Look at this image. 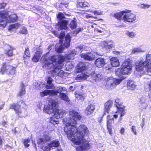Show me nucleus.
<instances>
[{"label": "nucleus", "instance_id": "5fc2aeb1", "mask_svg": "<svg viewBox=\"0 0 151 151\" xmlns=\"http://www.w3.org/2000/svg\"><path fill=\"white\" fill-rule=\"evenodd\" d=\"M142 51L139 48H134L133 49L132 51V53H135L136 52H141Z\"/></svg>", "mask_w": 151, "mask_h": 151}, {"label": "nucleus", "instance_id": "f704fd0d", "mask_svg": "<svg viewBox=\"0 0 151 151\" xmlns=\"http://www.w3.org/2000/svg\"><path fill=\"white\" fill-rule=\"evenodd\" d=\"M49 144L50 147L51 148L54 147H58L60 145V143L58 141L56 140H55L52 141Z\"/></svg>", "mask_w": 151, "mask_h": 151}, {"label": "nucleus", "instance_id": "1a4fd4ad", "mask_svg": "<svg viewBox=\"0 0 151 151\" xmlns=\"http://www.w3.org/2000/svg\"><path fill=\"white\" fill-rule=\"evenodd\" d=\"M131 11L126 9L124 10V14L123 17V20L125 22H132L136 19V15L131 13Z\"/></svg>", "mask_w": 151, "mask_h": 151}, {"label": "nucleus", "instance_id": "393cba45", "mask_svg": "<svg viewBox=\"0 0 151 151\" xmlns=\"http://www.w3.org/2000/svg\"><path fill=\"white\" fill-rule=\"evenodd\" d=\"M111 64L113 67H116L119 65L118 59L116 57H113L110 59Z\"/></svg>", "mask_w": 151, "mask_h": 151}, {"label": "nucleus", "instance_id": "37998d69", "mask_svg": "<svg viewBox=\"0 0 151 151\" xmlns=\"http://www.w3.org/2000/svg\"><path fill=\"white\" fill-rule=\"evenodd\" d=\"M30 140L29 139H24V144L26 147H27L29 146V143H30Z\"/></svg>", "mask_w": 151, "mask_h": 151}, {"label": "nucleus", "instance_id": "a211bd4d", "mask_svg": "<svg viewBox=\"0 0 151 151\" xmlns=\"http://www.w3.org/2000/svg\"><path fill=\"white\" fill-rule=\"evenodd\" d=\"M101 45L102 47L107 49L112 48L114 47V43L112 41H103L101 42Z\"/></svg>", "mask_w": 151, "mask_h": 151}, {"label": "nucleus", "instance_id": "e433bc0d", "mask_svg": "<svg viewBox=\"0 0 151 151\" xmlns=\"http://www.w3.org/2000/svg\"><path fill=\"white\" fill-rule=\"evenodd\" d=\"M126 35L129 37L133 38L136 37V33L134 32L127 31L126 32Z\"/></svg>", "mask_w": 151, "mask_h": 151}, {"label": "nucleus", "instance_id": "473e14b6", "mask_svg": "<svg viewBox=\"0 0 151 151\" xmlns=\"http://www.w3.org/2000/svg\"><path fill=\"white\" fill-rule=\"evenodd\" d=\"M127 86L129 89L133 90L136 88V85L134 84V82L132 81H129L127 83Z\"/></svg>", "mask_w": 151, "mask_h": 151}, {"label": "nucleus", "instance_id": "4be33fe9", "mask_svg": "<svg viewBox=\"0 0 151 151\" xmlns=\"http://www.w3.org/2000/svg\"><path fill=\"white\" fill-rule=\"evenodd\" d=\"M86 68L85 64L83 62H80L78 65L76 72L77 73L82 72Z\"/></svg>", "mask_w": 151, "mask_h": 151}, {"label": "nucleus", "instance_id": "7ed1b4c3", "mask_svg": "<svg viewBox=\"0 0 151 151\" xmlns=\"http://www.w3.org/2000/svg\"><path fill=\"white\" fill-rule=\"evenodd\" d=\"M136 69L137 71H146L151 76V54L147 55L145 60H141L136 63Z\"/></svg>", "mask_w": 151, "mask_h": 151}, {"label": "nucleus", "instance_id": "7c9ffc66", "mask_svg": "<svg viewBox=\"0 0 151 151\" xmlns=\"http://www.w3.org/2000/svg\"><path fill=\"white\" fill-rule=\"evenodd\" d=\"M65 89V90L63 91H63H65L66 90V89L65 88H64ZM60 93L59 96L64 101H66L67 102H68L69 101L70 99L68 98V97L65 93H62L61 92L59 93Z\"/></svg>", "mask_w": 151, "mask_h": 151}, {"label": "nucleus", "instance_id": "f3484780", "mask_svg": "<svg viewBox=\"0 0 151 151\" xmlns=\"http://www.w3.org/2000/svg\"><path fill=\"white\" fill-rule=\"evenodd\" d=\"M81 56L84 59L88 60H92L95 58V55L92 52H88L86 53H82Z\"/></svg>", "mask_w": 151, "mask_h": 151}, {"label": "nucleus", "instance_id": "6e6d98bb", "mask_svg": "<svg viewBox=\"0 0 151 151\" xmlns=\"http://www.w3.org/2000/svg\"><path fill=\"white\" fill-rule=\"evenodd\" d=\"M6 54L9 56H12L13 55L12 50L11 48L10 50H8L6 52Z\"/></svg>", "mask_w": 151, "mask_h": 151}, {"label": "nucleus", "instance_id": "0eeeda50", "mask_svg": "<svg viewBox=\"0 0 151 151\" xmlns=\"http://www.w3.org/2000/svg\"><path fill=\"white\" fill-rule=\"evenodd\" d=\"M65 88L61 87H58L56 90H45L40 93V96L41 97H44L48 95L50 96H55L58 94V93L62 92L63 91L65 90Z\"/></svg>", "mask_w": 151, "mask_h": 151}, {"label": "nucleus", "instance_id": "dca6fc26", "mask_svg": "<svg viewBox=\"0 0 151 151\" xmlns=\"http://www.w3.org/2000/svg\"><path fill=\"white\" fill-rule=\"evenodd\" d=\"M56 106L55 107L54 112L53 113L54 117L57 118L63 117L66 114L65 111L61 109H58Z\"/></svg>", "mask_w": 151, "mask_h": 151}, {"label": "nucleus", "instance_id": "bb28decb", "mask_svg": "<svg viewBox=\"0 0 151 151\" xmlns=\"http://www.w3.org/2000/svg\"><path fill=\"white\" fill-rule=\"evenodd\" d=\"M47 84L46 86V88L47 89H53L54 88V85L52 83L53 81L52 79L49 76L47 79Z\"/></svg>", "mask_w": 151, "mask_h": 151}, {"label": "nucleus", "instance_id": "9d476101", "mask_svg": "<svg viewBox=\"0 0 151 151\" xmlns=\"http://www.w3.org/2000/svg\"><path fill=\"white\" fill-rule=\"evenodd\" d=\"M115 106L116 107L117 111L116 112V113H118L120 114V118L119 121L122 120V117L125 114L124 108L125 107L122 105V103L119 99H116L115 101Z\"/></svg>", "mask_w": 151, "mask_h": 151}, {"label": "nucleus", "instance_id": "c9c22d12", "mask_svg": "<svg viewBox=\"0 0 151 151\" xmlns=\"http://www.w3.org/2000/svg\"><path fill=\"white\" fill-rule=\"evenodd\" d=\"M20 24L18 23L11 24L9 26L8 29L9 30H11L14 29H17L20 26Z\"/></svg>", "mask_w": 151, "mask_h": 151}, {"label": "nucleus", "instance_id": "a18cd8bd", "mask_svg": "<svg viewBox=\"0 0 151 151\" xmlns=\"http://www.w3.org/2000/svg\"><path fill=\"white\" fill-rule=\"evenodd\" d=\"M139 103H147V98L144 97H141L139 101Z\"/></svg>", "mask_w": 151, "mask_h": 151}, {"label": "nucleus", "instance_id": "0e129e2a", "mask_svg": "<svg viewBox=\"0 0 151 151\" xmlns=\"http://www.w3.org/2000/svg\"><path fill=\"white\" fill-rule=\"evenodd\" d=\"M124 132V128H122L120 131V133L122 134H123Z\"/></svg>", "mask_w": 151, "mask_h": 151}, {"label": "nucleus", "instance_id": "4468645a", "mask_svg": "<svg viewBox=\"0 0 151 151\" xmlns=\"http://www.w3.org/2000/svg\"><path fill=\"white\" fill-rule=\"evenodd\" d=\"M8 15V12L3 11L0 12V17L1 19H0V27H4L6 26L7 23H8L6 19Z\"/></svg>", "mask_w": 151, "mask_h": 151}, {"label": "nucleus", "instance_id": "09e8293b", "mask_svg": "<svg viewBox=\"0 0 151 151\" xmlns=\"http://www.w3.org/2000/svg\"><path fill=\"white\" fill-rule=\"evenodd\" d=\"M83 29L81 28H78L76 30L73 32V35L74 36H76L77 34H78L79 32H81V30H82Z\"/></svg>", "mask_w": 151, "mask_h": 151}, {"label": "nucleus", "instance_id": "c756f323", "mask_svg": "<svg viewBox=\"0 0 151 151\" xmlns=\"http://www.w3.org/2000/svg\"><path fill=\"white\" fill-rule=\"evenodd\" d=\"M113 102L112 101L109 100L107 101L105 104V111L109 113V109L111 107Z\"/></svg>", "mask_w": 151, "mask_h": 151}, {"label": "nucleus", "instance_id": "b1692460", "mask_svg": "<svg viewBox=\"0 0 151 151\" xmlns=\"http://www.w3.org/2000/svg\"><path fill=\"white\" fill-rule=\"evenodd\" d=\"M89 76L87 73H82L80 75H78L76 78V80L80 81L86 79Z\"/></svg>", "mask_w": 151, "mask_h": 151}, {"label": "nucleus", "instance_id": "aec40b11", "mask_svg": "<svg viewBox=\"0 0 151 151\" xmlns=\"http://www.w3.org/2000/svg\"><path fill=\"white\" fill-rule=\"evenodd\" d=\"M95 109L94 105L92 104L88 105L85 110V114L87 115H90L93 113Z\"/></svg>", "mask_w": 151, "mask_h": 151}, {"label": "nucleus", "instance_id": "69168bd1", "mask_svg": "<svg viewBox=\"0 0 151 151\" xmlns=\"http://www.w3.org/2000/svg\"><path fill=\"white\" fill-rule=\"evenodd\" d=\"M79 6L83 8V2H80L78 3Z\"/></svg>", "mask_w": 151, "mask_h": 151}, {"label": "nucleus", "instance_id": "72a5a7b5", "mask_svg": "<svg viewBox=\"0 0 151 151\" xmlns=\"http://www.w3.org/2000/svg\"><path fill=\"white\" fill-rule=\"evenodd\" d=\"M124 11H122L115 14L114 16L116 18L118 19H122L123 20L122 17L124 16Z\"/></svg>", "mask_w": 151, "mask_h": 151}, {"label": "nucleus", "instance_id": "e2e57ef3", "mask_svg": "<svg viewBox=\"0 0 151 151\" xmlns=\"http://www.w3.org/2000/svg\"><path fill=\"white\" fill-rule=\"evenodd\" d=\"M6 5V4L3 3L2 4L0 3V9L4 7Z\"/></svg>", "mask_w": 151, "mask_h": 151}, {"label": "nucleus", "instance_id": "423d86ee", "mask_svg": "<svg viewBox=\"0 0 151 151\" xmlns=\"http://www.w3.org/2000/svg\"><path fill=\"white\" fill-rule=\"evenodd\" d=\"M50 140V137L48 136V133L46 132L43 134L42 137L38 139L37 142L38 144L42 146V148L44 151H49L51 148V147H50V144L46 146H44L43 144H45L47 142Z\"/></svg>", "mask_w": 151, "mask_h": 151}, {"label": "nucleus", "instance_id": "5701e85b", "mask_svg": "<svg viewBox=\"0 0 151 151\" xmlns=\"http://www.w3.org/2000/svg\"><path fill=\"white\" fill-rule=\"evenodd\" d=\"M42 53V52L41 50H37L32 58V61L35 62H38Z\"/></svg>", "mask_w": 151, "mask_h": 151}, {"label": "nucleus", "instance_id": "864d4df0", "mask_svg": "<svg viewBox=\"0 0 151 151\" xmlns=\"http://www.w3.org/2000/svg\"><path fill=\"white\" fill-rule=\"evenodd\" d=\"M93 12L95 15H101L103 14V12L100 10H95L93 12Z\"/></svg>", "mask_w": 151, "mask_h": 151}, {"label": "nucleus", "instance_id": "3c124183", "mask_svg": "<svg viewBox=\"0 0 151 151\" xmlns=\"http://www.w3.org/2000/svg\"><path fill=\"white\" fill-rule=\"evenodd\" d=\"M131 131L135 135H137V132L136 131V128L134 126H132L131 129Z\"/></svg>", "mask_w": 151, "mask_h": 151}, {"label": "nucleus", "instance_id": "f8f14e48", "mask_svg": "<svg viewBox=\"0 0 151 151\" xmlns=\"http://www.w3.org/2000/svg\"><path fill=\"white\" fill-rule=\"evenodd\" d=\"M15 68L12 66L3 63L1 69V72L3 73L6 72L7 73L14 75L15 73Z\"/></svg>", "mask_w": 151, "mask_h": 151}, {"label": "nucleus", "instance_id": "8fccbe9b", "mask_svg": "<svg viewBox=\"0 0 151 151\" xmlns=\"http://www.w3.org/2000/svg\"><path fill=\"white\" fill-rule=\"evenodd\" d=\"M65 35V34L64 33H61L59 35V37L60 38V40L59 41V44H61L62 42H63V40L62 39L64 37Z\"/></svg>", "mask_w": 151, "mask_h": 151}, {"label": "nucleus", "instance_id": "6ab92c4d", "mask_svg": "<svg viewBox=\"0 0 151 151\" xmlns=\"http://www.w3.org/2000/svg\"><path fill=\"white\" fill-rule=\"evenodd\" d=\"M96 65L99 68L102 67L105 64V59L102 58L97 59L95 62Z\"/></svg>", "mask_w": 151, "mask_h": 151}, {"label": "nucleus", "instance_id": "f03ea898", "mask_svg": "<svg viewBox=\"0 0 151 151\" xmlns=\"http://www.w3.org/2000/svg\"><path fill=\"white\" fill-rule=\"evenodd\" d=\"M47 54H44L40 60V62L45 63L46 65L50 68H55L52 73L60 77H63L64 71L60 70L63 67L64 62L63 56L60 55H53L47 58Z\"/></svg>", "mask_w": 151, "mask_h": 151}, {"label": "nucleus", "instance_id": "680f3d73", "mask_svg": "<svg viewBox=\"0 0 151 151\" xmlns=\"http://www.w3.org/2000/svg\"><path fill=\"white\" fill-rule=\"evenodd\" d=\"M90 5L89 3L87 2H83V7H86L89 6Z\"/></svg>", "mask_w": 151, "mask_h": 151}, {"label": "nucleus", "instance_id": "49530a36", "mask_svg": "<svg viewBox=\"0 0 151 151\" xmlns=\"http://www.w3.org/2000/svg\"><path fill=\"white\" fill-rule=\"evenodd\" d=\"M22 29L20 31V32L21 34L25 35L27 34L28 31L26 27H23Z\"/></svg>", "mask_w": 151, "mask_h": 151}, {"label": "nucleus", "instance_id": "bf43d9fd", "mask_svg": "<svg viewBox=\"0 0 151 151\" xmlns=\"http://www.w3.org/2000/svg\"><path fill=\"white\" fill-rule=\"evenodd\" d=\"M66 68H67V67H68L69 69L72 68L73 67V65L71 64V63L70 62L67 63L66 64Z\"/></svg>", "mask_w": 151, "mask_h": 151}, {"label": "nucleus", "instance_id": "9b49d317", "mask_svg": "<svg viewBox=\"0 0 151 151\" xmlns=\"http://www.w3.org/2000/svg\"><path fill=\"white\" fill-rule=\"evenodd\" d=\"M122 81V80L120 79L110 78L107 80L106 87L110 89H114L116 87V86L120 83Z\"/></svg>", "mask_w": 151, "mask_h": 151}, {"label": "nucleus", "instance_id": "a19ab883", "mask_svg": "<svg viewBox=\"0 0 151 151\" xmlns=\"http://www.w3.org/2000/svg\"><path fill=\"white\" fill-rule=\"evenodd\" d=\"M148 105V103H139V106L140 109L142 110H143L144 109H145L147 107Z\"/></svg>", "mask_w": 151, "mask_h": 151}, {"label": "nucleus", "instance_id": "ddd939ff", "mask_svg": "<svg viewBox=\"0 0 151 151\" xmlns=\"http://www.w3.org/2000/svg\"><path fill=\"white\" fill-rule=\"evenodd\" d=\"M89 76L88 77V79L91 82L94 83L96 82H99L103 78V76L100 73L96 74L95 73H91Z\"/></svg>", "mask_w": 151, "mask_h": 151}, {"label": "nucleus", "instance_id": "2f4dec72", "mask_svg": "<svg viewBox=\"0 0 151 151\" xmlns=\"http://www.w3.org/2000/svg\"><path fill=\"white\" fill-rule=\"evenodd\" d=\"M70 38L69 34L66 35L65 37L64 46L65 47H68L70 45Z\"/></svg>", "mask_w": 151, "mask_h": 151}, {"label": "nucleus", "instance_id": "cd10ccee", "mask_svg": "<svg viewBox=\"0 0 151 151\" xmlns=\"http://www.w3.org/2000/svg\"><path fill=\"white\" fill-rule=\"evenodd\" d=\"M77 52L76 50H72L71 53L68 54L67 55L66 57L65 58L63 57L64 60H66L67 59H68V60L73 59L75 55L76 54Z\"/></svg>", "mask_w": 151, "mask_h": 151}, {"label": "nucleus", "instance_id": "20e7f679", "mask_svg": "<svg viewBox=\"0 0 151 151\" xmlns=\"http://www.w3.org/2000/svg\"><path fill=\"white\" fill-rule=\"evenodd\" d=\"M132 67L130 60H127L123 63L121 68L116 70V74L118 76H120L122 75H127L131 71Z\"/></svg>", "mask_w": 151, "mask_h": 151}, {"label": "nucleus", "instance_id": "774afa93", "mask_svg": "<svg viewBox=\"0 0 151 151\" xmlns=\"http://www.w3.org/2000/svg\"><path fill=\"white\" fill-rule=\"evenodd\" d=\"M149 89L151 91V83H150L149 86Z\"/></svg>", "mask_w": 151, "mask_h": 151}, {"label": "nucleus", "instance_id": "4c0bfd02", "mask_svg": "<svg viewBox=\"0 0 151 151\" xmlns=\"http://www.w3.org/2000/svg\"><path fill=\"white\" fill-rule=\"evenodd\" d=\"M77 26V23L76 20L71 21L70 24V28L72 29H76Z\"/></svg>", "mask_w": 151, "mask_h": 151}, {"label": "nucleus", "instance_id": "58836bf2", "mask_svg": "<svg viewBox=\"0 0 151 151\" xmlns=\"http://www.w3.org/2000/svg\"><path fill=\"white\" fill-rule=\"evenodd\" d=\"M25 88L24 86L22 84L21 86L20 90L19 92L18 95L19 96H22L25 94Z\"/></svg>", "mask_w": 151, "mask_h": 151}, {"label": "nucleus", "instance_id": "de8ad7c7", "mask_svg": "<svg viewBox=\"0 0 151 151\" xmlns=\"http://www.w3.org/2000/svg\"><path fill=\"white\" fill-rule=\"evenodd\" d=\"M57 18L58 19L60 20H62V19L65 18L64 14L61 12H59L58 14Z\"/></svg>", "mask_w": 151, "mask_h": 151}, {"label": "nucleus", "instance_id": "052dcab7", "mask_svg": "<svg viewBox=\"0 0 151 151\" xmlns=\"http://www.w3.org/2000/svg\"><path fill=\"white\" fill-rule=\"evenodd\" d=\"M42 85L40 83V82H35V83H34V86H35L37 88H39L38 87H41V86Z\"/></svg>", "mask_w": 151, "mask_h": 151}, {"label": "nucleus", "instance_id": "338daca9", "mask_svg": "<svg viewBox=\"0 0 151 151\" xmlns=\"http://www.w3.org/2000/svg\"><path fill=\"white\" fill-rule=\"evenodd\" d=\"M56 151H63V150L60 147H59L57 149Z\"/></svg>", "mask_w": 151, "mask_h": 151}, {"label": "nucleus", "instance_id": "c85d7f7f", "mask_svg": "<svg viewBox=\"0 0 151 151\" xmlns=\"http://www.w3.org/2000/svg\"><path fill=\"white\" fill-rule=\"evenodd\" d=\"M112 120H113V118H111L110 116L108 115L107 116V125L109 132L110 135L112 134V130L110 127V124L111 123L110 121H111Z\"/></svg>", "mask_w": 151, "mask_h": 151}, {"label": "nucleus", "instance_id": "2eb2a0df", "mask_svg": "<svg viewBox=\"0 0 151 151\" xmlns=\"http://www.w3.org/2000/svg\"><path fill=\"white\" fill-rule=\"evenodd\" d=\"M68 22L67 20H61L56 24V28L58 30L65 29L67 28V24Z\"/></svg>", "mask_w": 151, "mask_h": 151}, {"label": "nucleus", "instance_id": "ea45409f", "mask_svg": "<svg viewBox=\"0 0 151 151\" xmlns=\"http://www.w3.org/2000/svg\"><path fill=\"white\" fill-rule=\"evenodd\" d=\"M58 119L56 117H51L50 119L49 122L53 124H57L59 123Z\"/></svg>", "mask_w": 151, "mask_h": 151}, {"label": "nucleus", "instance_id": "f257e3e1", "mask_svg": "<svg viewBox=\"0 0 151 151\" xmlns=\"http://www.w3.org/2000/svg\"><path fill=\"white\" fill-rule=\"evenodd\" d=\"M81 119L79 113L74 110L69 112V117L63 119V122L65 125L64 131L68 139H72L76 136L79 138L84 139V136L87 135L89 131L87 127L83 124L80 125L78 128L76 126L77 121Z\"/></svg>", "mask_w": 151, "mask_h": 151}, {"label": "nucleus", "instance_id": "c03bdc74", "mask_svg": "<svg viewBox=\"0 0 151 151\" xmlns=\"http://www.w3.org/2000/svg\"><path fill=\"white\" fill-rule=\"evenodd\" d=\"M151 5L147 4H142L140 5V7L143 9H148L151 6Z\"/></svg>", "mask_w": 151, "mask_h": 151}, {"label": "nucleus", "instance_id": "13d9d810", "mask_svg": "<svg viewBox=\"0 0 151 151\" xmlns=\"http://www.w3.org/2000/svg\"><path fill=\"white\" fill-rule=\"evenodd\" d=\"M75 97L78 99H81V100H83L84 99V98H83V96L80 94H75Z\"/></svg>", "mask_w": 151, "mask_h": 151}, {"label": "nucleus", "instance_id": "6e6552de", "mask_svg": "<svg viewBox=\"0 0 151 151\" xmlns=\"http://www.w3.org/2000/svg\"><path fill=\"white\" fill-rule=\"evenodd\" d=\"M57 103L53 100H50L48 105L44 106V111L48 114L53 113L55 107L57 106Z\"/></svg>", "mask_w": 151, "mask_h": 151}, {"label": "nucleus", "instance_id": "603ef678", "mask_svg": "<svg viewBox=\"0 0 151 151\" xmlns=\"http://www.w3.org/2000/svg\"><path fill=\"white\" fill-rule=\"evenodd\" d=\"M24 55V59L27 57H29V48H28L26 49L25 51Z\"/></svg>", "mask_w": 151, "mask_h": 151}, {"label": "nucleus", "instance_id": "a878e982", "mask_svg": "<svg viewBox=\"0 0 151 151\" xmlns=\"http://www.w3.org/2000/svg\"><path fill=\"white\" fill-rule=\"evenodd\" d=\"M8 23H10L15 22L17 19V16L16 14H14L9 16L8 14V15L6 18Z\"/></svg>", "mask_w": 151, "mask_h": 151}, {"label": "nucleus", "instance_id": "412c9836", "mask_svg": "<svg viewBox=\"0 0 151 151\" xmlns=\"http://www.w3.org/2000/svg\"><path fill=\"white\" fill-rule=\"evenodd\" d=\"M9 109H14L16 113L18 116H19L21 114L22 111L20 109V106L18 105L14 104H12L11 105Z\"/></svg>", "mask_w": 151, "mask_h": 151}, {"label": "nucleus", "instance_id": "79ce46f5", "mask_svg": "<svg viewBox=\"0 0 151 151\" xmlns=\"http://www.w3.org/2000/svg\"><path fill=\"white\" fill-rule=\"evenodd\" d=\"M55 50L57 52L60 53L63 50V47L62 45H60L59 47H58L57 45H56Z\"/></svg>", "mask_w": 151, "mask_h": 151}, {"label": "nucleus", "instance_id": "39448f33", "mask_svg": "<svg viewBox=\"0 0 151 151\" xmlns=\"http://www.w3.org/2000/svg\"><path fill=\"white\" fill-rule=\"evenodd\" d=\"M78 136H76L75 137H72V139H70L74 143L77 145H80V146L76 148L77 151H86L89 147L88 142L85 139H82L79 138L78 139Z\"/></svg>", "mask_w": 151, "mask_h": 151}, {"label": "nucleus", "instance_id": "4d7b16f0", "mask_svg": "<svg viewBox=\"0 0 151 151\" xmlns=\"http://www.w3.org/2000/svg\"><path fill=\"white\" fill-rule=\"evenodd\" d=\"M83 48V46L81 45H79L76 47V51L78 53V52L82 50Z\"/></svg>", "mask_w": 151, "mask_h": 151}]
</instances>
